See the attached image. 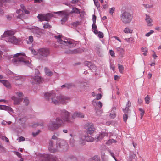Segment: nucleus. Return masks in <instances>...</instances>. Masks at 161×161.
Here are the masks:
<instances>
[{
  "label": "nucleus",
  "instance_id": "nucleus-7",
  "mask_svg": "<svg viewBox=\"0 0 161 161\" xmlns=\"http://www.w3.org/2000/svg\"><path fill=\"white\" fill-rule=\"evenodd\" d=\"M54 36L57 39L58 42L61 44L68 46L72 44L71 41H68L67 39H65L64 36H62L58 35Z\"/></svg>",
  "mask_w": 161,
  "mask_h": 161
},
{
  "label": "nucleus",
  "instance_id": "nucleus-39",
  "mask_svg": "<svg viewBox=\"0 0 161 161\" xmlns=\"http://www.w3.org/2000/svg\"><path fill=\"white\" fill-rule=\"evenodd\" d=\"M22 12H23L20 9L16 11V13L19 14L17 17V18H20V16L21 15Z\"/></svg>",
  "mask_w": 161,
  "mask_h": 161
},
{
  "label": "nucleus",
  "instance_id": "nucleus-1",
  "mask_svg": "<svg viewBox=\"0 0 161 161\" xmlns=\"http://www.w3.org/2000/svg\"><path fill=\"white\" fill-rule=\"evenodd\" d=\"M44 97L49 103L57 105L66 104L69 100L68 97L58 95L52 91L45 93Z\"/></svg>",
  "mask_w": 161,
  "mask_h": 161
},
{
  "label": "nucleus",
  "instance_id": "nucleus-30",
  "mask_svg": "<svg viewBox=\"0 0 161 161\" xmlns=\"http://www.w3.org/2000/svg\"><path fill=\"white\" fill-rule=\"evenodd\" d=\"M123 31L125 33L131 34L133 32V30L128 27H126L124 29Z\"/></svg>",
  "mask_w": 161,
  "mask_h": 161
},
{
  "label": "nucleus",
  "instance_id": "nucleus-19",
  "mask_svg": "<svg viewBox=\"0 0 161 161\" xmlns=\"http://www.w3.org/2000/svg\"><path fill=\"white\" fill-rule=\"evenodd\" d=\"M14 34V32L11 30H7L6 31H5L3 34V35L2 36V38H4L6 37H10Z\"/></svg>",
  "mask_w": 161,
  "mask_h": 161
},
{
  "label": "nucleus",
  "instance_id": "nucleus-48",
  "mask_svg": "<svg viewBox=\"0 0 161 161\" xmlns=\"http://www.w3.org/2000/svg\"><path fill=\"white\" fill-rule=\"evenodd\" d=\"M16 94L19 97L21 98V97H23V93L20 92H16Z\"/></svg>",
  "mask_w": 161,
  "mask_h": 161
},
{
  "label": "nucleus",
  "instance_id": "nucleus-36",
  "mask_svg": "<svg viewBox=\"0 0 161 161\" xmlns=\"http://www.w3.org/2000/svg\"><path fill=\"white\" fill-rule=\"evenodd\" d=\"M150 97L149 96L147 95L144 98V100L145 101L146 103L148 104L149 103V100H150Z\"/></svg>",
  "mask_w": 161,
  "mask_h": 161
},
{
  "label": "nucleus",
  "instance_id": "nucleus-51",
  "mask_svg": "<svg viewBox=\"0 0 161 161\" xmlns=\"http://www.w3.org/2000/svg\"><path fill=\"white\" fill-rule=\"evenodd\" d=\"M108 151L110 153V155L114 158L115 160L117 161L116 159L114 156V153L109 150H108Z\"/></svg>",
  "mask_w": 161,
  "mask_h": 161
},
{
  "label": "nucleus",
  "instance_id": "nucleus-61",
  "mask_svg": "<svg viewBox=\"0 0 161 161\" xmlns=\"http://www.w3.org/2000/svg\"><path fill=\"white\" fill-rule=\"evenodd\" d=\"M44 123L43 121H42L39 123H38L37 124V126L40 125L41 126H42L44 125Z\"/></svg>",
  "mask_w": 161,
  "mask_h": 161
},
{
  "label": "nucleus",
  "instance_id": "nucleus-38",
  "mask_svg": "<svg viewBox=\"0 0 161 161\" xmlns=\"http://www.w3.org/2000/svg\"><path fill=\"white\" fill-rule=\"evenodd\" d=\"M129 116V115L126 114H124L123 115V119L125 122H126Z\"/></svg>",
  "mask_w": 161,
  "mask_h": 161
},
{
  "label": "nucleus",
  "instance_id": "nucleus-35",
  "mask_svg": "<svg viewBox=\"0 0 161 161\" xmlns=\"http://www.w3.org/2000/svg\"><path fill=\"white\" fill-rule=\"evenodd\" d=\"M136 158V155L134 154H130L129 156V161H131L133 159H135Z\"/></svg>",
  "mask_w": 161,
  "mask_h": 161
},
{
  "label": "nucleus",
  "instance_id": "nucleus-25",
  "mask_svg": "<svg viewBox=\"0 0 161 161\" xmlns=\"http://www.w3.org/2000/svg\"><path fill=\"white\" fill-rule=\"evenodd\" d=\"M12 74L13 75V77L15 80H22L23 78V76L22 75L14 74L13 72L12 73Z\"/></svg>",
  "mask_w": 161,
  "mask_h": 161
},
{
  "label": "nucleus",
  "instance_id": "nucleus-10",
  "mask_svg": "<svg viewBox=\"0 0 161 161\" xmlns=\"http://www.w3.org/2000/svg\"><path fill=\"white\" fill-rule=\"evenodd\" d=\"M29 78L30 82L33 85L40 84L42 81V78L38 75L33 77L31 76Z\"/></svg>",
  "mask_w": 161,
  "mask_h": 161
},
{
  "label": "nucleus",
  "instance_id": "nucleus-27",
  "mask_svg": "<svg viewBox=\"0 0 161 161\" xmlns=\"http://www.w3.org/2000/svg\"><path fill=\"white\" fill-rule=\"evenodd\" d=\"M1 82L6 87L9 88L10 86V84L9 82L6 80H1Z\"/></svg>",
  "mask_w": 161,
  "mask_h": 161
},
{
  "label": "nucleus",
  "instance_id": "nucleus-41",
  "mask_svg": "<svg viewBox=\"0 0 161 161\" xmlns=\"http://www.w3.org/2000/svg\"><path fill=\"white\" fill-rule=\"evenodd\" d=\"M33 32L39 36H40L39 34L41 33V31L38 28L35 29L33 31Z\"/></svg>",
  "mask_w": 161,
  "mask_h": 161
},
{
  "label": "nucleus",
  "instance_id": "nucleus-47",
  "mask_svg": "<svg viewBox=\"0 0 161 161\" xmlns=\"http://www.w3.org/2000/svg\"><path fill=\"white\" fill-rule=\"evenodd\" d=\"M98 36L99 38H102L104 37V34L102 32L99 31L98 33Z\"/></svg>",
  "mask_w": 161,
  "mask_h": 161
},
{
  "label": "nucleus",
  "instance_id": "nucleus-42",
  "mask_svg": "<svg viewBox=\"0 0 161 161\" xmlns=\"http://www.w3.org/2000/svg\"><path fill=\"white\" fill-rule=\"evenodd\" d=\"M43 27L45 29L50 28L51 27V25L48 23L45 24L43 25Z\"/></svg>",
  "mask_w": 161,
  "mask_h": 161
},
{
  "label": "nucleus",
  "instance_id": "nucleus-17",
  "mask_svg": "<svg viewBox=\"0 0 161 161\" xmlns=\"http://www.w3.org/2000/svg\"><path fill=\"white\" fill-rule=\"evenodd\" d=\"M78 141L80 145L82 146L84 145L86 142V136L83 135H80L79 136Z\"/></svg>",
  "mask_w": 161,
  "mask_h": 161
},
{
  "label": "nucleus",
  "instance_id": "nucleus-16",
  "mask_svg": "<svg viewBox=\"0 0 161 161\" xmlns=\"http://www.w3.org/2000/svg\"><path fill=\"white\" fill-rule=\"evenodd\" d=\"M108 135V133L105 132H101L98 136H97L95 137V140L96 142H98L103 138L104 136H107Z\"/></svg>",
  "mask_w": 161,
  "mask_h": 161
},
{
  "label": "nucleus",
  "instance_id": "nucleus-43",
  "mask_svg": "<svg viewBox=\"0 0 161 161\" xmlns=\"http://www.w3.org/2000/svg\"><path fill=\"white\" fill-rule=\"evenodd\" d=\"M95 5L97 7V8H99L100 7V4L97 1H96V0H93Z\"/></svg>",
  "mask_w": 161,
  "mask_h": 161
},
{
  "label": "nucleus",
  "instance_id": "nucleus-21",
  "mask_svg": "<svg viewBox=\"0 0 161 161\" xmlns=\"http://www.w3.org/2000/svg\"><path fill=\"white\" fill-rule=\"evenodd\" d=\"M45 161H57V159L54 156L48 154L47 156L46 159Z\"/></svg>",
  "mask_w": 161,
  "mask_h": 161
},
{
  "label": "nucleus",
  "instance_id": "nucleus-59",
  "mask_svg": "<svg viewBox=\"0 0 161 161\" xmlns=\"http://www.w3.org/2000/svg\"><path fill=\"white\" fill-rule=\"evenodd\" d=\"M110 68L113 71H114V69H115V66H114V65L113 64H112L111 63L110 64Z\"/></svg>",
  "mask_w": 161,
  "mask_h": 161
},
{
  "label": "nucleus",
  "instance_id": "nucleus-50",
  "mask_svg": "<svg viewBox=\"0 0 161 161\" xmlns=\"http://www.w3.org/2000/svg\"><path fill=\"white\" fill-rule=\"evenodd\" d=\"M115 9V8L114 7L110 8L109 9V13L111 14L112 15Z\"/></svg>",
  "mask_w": 161,
  "mask_h": 161
},
{
  "label": "nucleus",
  "instance_id": "nucleus-13",
  "mask_svg": "<svg viewBox=\"0 0 161 161\" xmlns=\"http://www.w3.org/2000/svg\"><path fill=\"white\" fill-rule=\"evenodd\" d=\"M84 117V115L83 114L77 111L71 115V118L73 121L74 119L77 118H83Z\"/></svg>",
  "mask_w": 161,
  "mask_h": 161
},
{
  "label": "nucleus",
  "instance_id": "nucleus-33",
  "mask_svg": "<svg viewBox=\"0 0 161 161\" xmlns=\"http://www.w3.org/2000/svg\"><path fill=\"white\" fill-rule=\"evenodd\" d=\"M116 141L113 139H111L108 140L106 143V144L108 145H110L112 143H115Z\"/></svg>",
  "mask_w": 161,
  "mask_h": 161
},
{
  "label": "nucleus",
  "instance_id": "nucleus-24",
  "mask_svg": "<svg viewBox=\"0 0 161 161\" xmlns=\"http://www.w3.org/2000/svg\"><path fill=\"white\" fill-rule=\"evenodd\" d=\"M148 26H151L152 25V20L150 18V16L148 15H146V17L145 19Z\"/></svg>",
  "mask_w": 161,
  "mask_h": 161
},
{
  "label": "nucleus",
  "instance_id": "nucleus-8",
  "mask_svg": "<svg viewBox=\"0 0 161 161\" xmlns=\"http://www.w3.org/2000/svg\"><path fill=\"white\" fill-rule=\"evenodd\" d=\"M49 54V51L47 49L42 48L38 51V59L42 60L44 58L47 57Z\"/></svg>",
  "mask_w": 161,
  "mask_h": 161
},
{
  "label": "nucleus",
  "instance_id": "nucleus-5",
  "mask_svg": "<svg viewBox=\"0 0 161 161\" xmlns=\"http://www.w3.org/2000/svg\"><path fill=\"white\" fill-rule=\"evenodd\" d=\"M133 18V14L127 10H122L121 14V21L125 24H130Z\"/></svg>",
  "mask_w": 161,
  "mask_h": 161
},
{
  "label": "nucleus",
  "instance_id": "nucleus-40",
  "mask_svg": "<svg viewBox=\"0 0 161 161\" xmlns=\"http://www.w3.org/2000/svg\"><path fill=\"white\" fill-rule=\"evenodd\" d=\"M0 138H1V139H2L3 140L7 142H9V140L5 136H1L0 137Z\"/></svg>",
  "mask_w": 161,
  "mask_h": 161
},
{
  "label": "nucleus",
  "instance_id": "nucleus-45",
  "mask_svg": "<svg viewBox=\"0 0 161 161\" xmlns=\"http://www.w3.org/2000/svg\"><path fill=\"white\" fill-rule=\"evenodd\" d=\"M154 31L153 30H151L149 32L146 33L145 36L147 37H149L150 35L154 32Z\"/></svg>",
  "mask_w": 161,
  "mask_h": 161
},
{
  "label": "nucleus",
  "instance_id": "nucleus-54",
  "mask_svg": "<svg viewBox=\"0 0 161 161\" xmlns=\"http://www.w3.org/2000/svg\"><path fill=\"white\" fill-rule=\"evenodd\" d=\"M110 117L112 118H114L115 116V114L114 112H111V113L110 114Z\"/></svg>",
  "mask_w": 161,
  "mask_h": 161
},
{
  "label": "nucleus",
  "instance_id": "nucleus-37",
  "mask_svg": "<svg viewBox=\"0 0 161 161\" xmlns=\"http://www.w3.org/2000/svg\"><path fill=\"white\" fill-rule=\"evenodd\" d=\"M67 161H77V160L75 157L74 156H72L68 158Z\"/></svg>",
  "mask_w": 161,
  "mask_h": 161
},
{
  "label": "nucleus",
  "instance_id": "nucleus-34",
  "mask_svg": "<svg viewBox=\"0 0 161 161\" xmlns=\"http://www.w3.org/2000/svg\"><path fill=\"white\" fill-rule=\"evenodd\" d=\"M86 140L88 142H92L95 140L93 138L89 136L86 137Z\"/></svg>",
  "mask_w": 161,
  "mask_h": 161
},
{
  "label": "nucleus",
  "instance_id": "nucleus-22",
  "mask_svg": "<svg viewBox=\"0 0 161 161\" xmlns=\"http://www.w3.org/2000/svg\"><path fill=\"white\" fill-rule=\"evenodd\" d=\"M49 145L48 147V150L51 153L56 152V148H53V142L52 140L50 141L49 143Z\"/></svg>",
  "mask_w": 161,
  "mask_h": 161
},
{
  "label": "nucleus",
  "instance_id": "nucleus-57",
  "mask_svg": "<svg viewBox=\"0 0 161 161\" xmlns=\"http://www.w3.org/2000/svg\"><path fill=\"white\" fill-rule=\"evenodd\" d=\"M96 99L99 100L102 97V95L101 94L99 93L97 94V96Z\"/></svg>",
  "mask_w": 161,
  "mask_h": 161
},
{
  "label": "nucleus",
  "instance_id": "nucleus-49",
  "mask_svg": "<svg viewBox=\"0 0 161 161\" xmlns=\"http://www.w3.org/2000/svg\"><path fill=\"white\" fill-rule=\"evenodd\" d=\"M143 5L146 8H153V5H149L148 4H143Z\"/></svg>",
  "mask_w": 161,
  "mask_h": 161
},
{
  "label": "nucleus",
  "instance_id": "nucleus-64",
  "mask_svg": "<svg viewBox=\"0 0 161 161\" xmlns=\"http://www.w3.org/2000/svg\"><path fill=\"white\" fill-rule=\"evenodd\" d=\"M80 22H74L73 23V26H77L78 25H79Z\"/></svg>",
  "mask_w": 161,
  "mask_h": 161
},
{
  "label": "nucleus",
  "instance_id": "nucleus-62",
  "mask_svg": "<svg viewBox=\"0 0 161 161\" xmlns=\"http://www.w3.org/2000/svg\"><path fill=\"white\" fill-rule=\"evenodd\" d=\"M92 28L93 29H97V26L95 24V23H93V24L92 25Z\"/></svg>",
  "mask_w": 161,
  "mask_h": 161
},
{
  "label": "nucleus",
  "instance_id": "nucleus-46",
  "mask_svg": "<svg viewBox=\"0 0 161 161\" xmlns=\"http://www.w3.org/2000/svg\"><path fill=\"white\" fill-rule=\"evenodd\" d=\"M125 41H126L127 42H134V39L132 37H130L129 38L127 39L125 38L124 39Z\"/></svg>",
  "mask_w": 161,
  "mask_h": 161
},
{
  "label": "nucleus",
  "instance_id": "nucleus-23",
  "mask_svg": "<svg viewBox=\"0 0 161 161\" xmlns=\"http://www.w3.org/2000/svg\"><path fill=\"white\" fill-rule=\"evenodd\" d=\"M70 136L71 137L70 139L69 143L71 146L73 147L74 146L75 142V139L76 138V136L73 135L72 134H71Z\"/></svg>",
  "mask_w": 161,
  "mask_h": 161
},
{
  "label": "nucleus",
  "instance_id": "nucleus-28",
  "mask_svg": "<svg viewBox=\"0 0 161 161\" xmlns=\"http://www.w3.org/2000/svg\"><path fill=\"white\" fill-rule=\"evenodd\" d=\"M2 109L7 110L9 112L12 111V108L9 107L4 105H2Z\"/></svg>",
  "mask_w": 161,
  "mask_h": 161
},
{
  "label": "nucleus",
  "instance_id": "nucleus-60",
  "mask_svg": "<svg viewBox=\"0 0 161 161\" xmlns=\"http://www.w3.org/2000/svg\"><path fill=\"white\" fill-rule=\"evenodd\" d=\"M126 107H128L129 108V107L131 106V102L129 101H128L127 103L126 104Z\"/></svg>",
  "mask_w": 161,
  "mask_h": 161
},
{
  "label": "nucleus",
  "instance_id": "nucleus-58",
  "mask_svg": "<svg viewBox=\"0 0 161 161\" xmlns=\"http://www.w3.org/2000/svg\"><path fill=\"white\" fill-rule=\"evenodd\" d=\"M109 53L110 55L112 56V57H114V52L112 51V50H110L109 51Z\"/></svg>",
  "mask_w": 161,
  "mask_h": 161
},
{
  "label": "nucleus",
  "instance_id": "nucleus-55",
  "mask_svg": "<svg viewBox=\"0 0 161 161\" xmlns=\"http://www.w3.org/2000/svg\"><path fill=\"white\" fill-rule=\"evenodd\" d=\"M40 132V130H39L38 131L36 132H33L32 133V136L33 137L36 136Z\"/></svg>",
  "mask_w": 161,
  "mask_h": 161
},
{
  "label": "nucleus",
  "instance_id": "nucleus-2",
  "mask_svg": "<svg viewBox=\"0 0 161 161\" xmlns=\"http://www.w3.org/2000/svg\"><path fill=\"white\" fill-rule=\"evenodd\" d=\"M58 113L60 117L56 118L62 121L61 123L63 125H64L65 122L69 124H72L73 123L74 121L72 118H70L71 113L70 112L65 109H58Z\"/></svg>",
  "mask_w": 161,
  "mask_h": 161
},
{
  "label": "nucleus",
  "instance_id": "nucleus-12",
  "mask_svg": "<svg viewBox=\"0 0 161 161\" xmlns=\"http://www.w3.org/2000/svg\"><path fill=\"white\" fill-rule=\"evenodd\" d=\"M85 128L87 130V134H92L95 130L93 125L92 123H87L85 125Z\"/></svg>",
  "mask_w": 161,
  "mask_h": 161
},
{
  "label": "nucleus",
  "instance_id": "nucleus-26",
  "mask_svg": "<svg viewBox=\"0 0 161 161\" xmlns=\"http://www.w3.org/2000/svg\"><path fill=\"white\" fill-rule=\"evenodd\" d=\"M44 71L46 74L48 76H51L53 74V72L50 71L47 67L45 68Z\"/></svg>",
  "mask_w": 161,
  "mask_h": 161
},
{
  "label": "nucleus",
  "instance_id": "nucleus-3",
  "mask_svg": "<svg viewBox=\"0 0 161 161\" xmlns=\"http://www.w3.org/2000/svg\"><path fill=\"white\" fill-rule=\"evenodd\" d=\"M13 57L14 58L12 60V62L14 65L23 64L28 65L29 62L27 59V57L24 53H19L14 54Z\"/></svg>",
  "mask_w": 161,
  "mask_h": 161
},
{
  "label": "nucleus",
  "instance_id": "nucleus-6",
  "mask_svg": "<svg viewBox=\"0 0 161 161\" xmlns=\"http://www.w3.org/2000/svg\"><path fill=\"white\" fill-rule=\"evenodd\" d=\"M68 148V144L65 140L60 139L57 141L56 152L57 151L65 152L67 150Z\"/></svg>",
  "mask_w": 161,
  "mask_h": 161
},
{
  "label": "nucleus",
  "instance_id": "nucleus-20",
  "mask_svg": "<svg viewBox=\"0 0 161 161\" xmlns=\"http://www.w3.org/2000/svg\"><path fill=\"white\" fill-rule=\"evenodd\" d=\"M12 100H13L14 103L15 105H18L20 104L23 98L21 97L17 98L15 96H12L11 97Z\"/></svg>",
  "mask_w": 161,
  "mask_h": 161
},
{
  "label": "nucleus",
  "instance_id": "nucleus-52",
  "mask_svg": "<svg viewBox=\"0 0 161 161\" xmlns=\"http://www.w3.org/2000/svg\"><path fill=\"white\" fill-rule=\"evenodd\" d=\"M102 113V111L100 109H97L96 112V115L97 116L100 115Z\"/></svg>",
  "mask_w": 161,
  "mask_h": 161
},
{
  "label": "nucleus",
  "instance_id": "nucleus-15",
  "mask_svg": "<svg viewBox=\"0 0 161 161\" xmlns=\"http://www.w3.org/2000/svg\"><path fill=\"white\" fill-rule=\"evenodd\" d=\"M82 52V50L80 49H75L73 50H67L65 52V53L67 54H74L80 53Z\"/></svg>",
  "mask_w": 161,
  "mask_h": 161
},
{
  "label": "nucleus",
  "instance_id": "nucleus-63",
  "mask_svg": "<svg viewBox=\"0 0 161 161\" xmlns=\"http://www.w3.org/2000/svg\"><path fill=\"white\" fill-rule=\"evenodd\" d=\"M15 154L18 157L20 158H21V154L19 152H15Z\"/></svg>",
  "mask_w": 161,
  "mask_h": 161
},
{
  "label": "nucleus",
  "instance_id": "nucleus-53",
  "mask_svg": "<svg viewBox=\"0 0 161 161\" xmlns=\"http://www.w3.org/2000/svg\"><path fill=\"white\" fill-rule=\"evenodd\" d=\"M24 103L25 105H27L29 103V101L27 98H25L24 99Z\"/></svg>",
  "mask_w": 161,
  "mask_h": 161
},
{
  "label": "nucleus",
  "instance_id": "nucleus-56",
  "mask_svg": "<svg viewBox=\"0 0 161 161\" xmlns=\"http://www.w3.org/2000/svg\"><path fill=\"white\" fill-rule=\"evenodd\" d=\"M92 21L94 23H95L96 22V17L95 15H92Z\"/></svg>",
  "mask_w": 161,
  "mask_h": 161
},
{
  "label": "nucleus",
  "instance_id": "nucleus-31",
  "mask_svg": "<svg viewBox=\"0 0 161 161\" xmlns=\"http://www.w3.org/2000/svg\"><path fill=\"white\" fill-rule=\"evenodd\" d=\"M123 111L124 114H125L127 115H129L130 113V110L128 107H125V109H123Z\"/></svg>",
  "mask_w": 161,
  "mask_h": 161
},
{
  "label": "nucleus",
  "instance_id": "nucleus-14",
  "mask_svg": "<svg viewBox=\"0 0 161 161\" xmlns=\"http://www.w3.org/2000/svg\"><path fill=\"white\" fill-rule=\"evenodd\" d=\"M84 64L85 67H87L91 70L92 71L96 70V67L90 62L85 61L84 62Z\"/></svg>",
  "mask_w": 161,
  "mask_h": 161
},
{
  "label": "nucleus",
  "instance_id": "nucleus-18",
  "mask_svg": "<svg viewBox=\"0 0 161 161\" xmlns=\"http://www.w3.org/2000/svg\"><path fill=\"white\" fill-rule=\"evenodd\" d=\"M8 40L12 43L16 45L18 44L19 43V40L14 36H11L8 37Z\"/></svg>",
  "mask_w": 161,
  "mask_h": 161
},
{
  "label": "nucleus",
  "instance_id": "nucleus-44",
  "mask_svg": "<svg viewBox=\"0 0 161 161\" xmlns=\"http://www.w3.org/2000/svg\"><path fill=\"white\" fill-rule=\"evenodd\" d=\"M33 41V36H29L28 39V41L27 43H31Z\"/></svg>",
  "mask_w": 161,
  "mask_h": 161
},
{
  "label": "nucleus",
  "instance_id": "nucleus-11",
  "mask_svg": "<svg viewBox=\"0 0 161 161\" xmlns=\"http://www.w3.org/2000/svg\"><path fill=\"white\" fill-rule=\"evenodd\" d=\"M53 14H58L61 16H64V17L61 19V21L62 24H63L67 20V18L69 14V13H68L66 11H62L58 12H54Z\"/></svg>",
  "mask_w": 161,
  "mask_h": 161
},
{
  "label": "nucleus",
  "instance_id": "nucleus-32",
  "mask_svg": "<svg viewBox=\"0 0 161 161\" xmlns=\"http://www.w3.org/2000/svg\"><path fill=\"white\" fill-rule=\"evenodd\" d=\"M71 13L79 14L80 13V12L79 9L76 8L74 7L72 8V10L71 11Z\"/></svg>",
  "mask_w": 161,
  "mask_h": 161
},
{
  "label": "nucleus",
  "instance_id": "nucleus-9",
  "mask_svg": "<svg viewBox=\"0 0 161 161\" xmlns=\"http://www.w3.org/2000/svg\"><path fill=\"white\" fill-rule=\"evenodd\" d=\"M53 15L51 13H47L46 14H39L37 18L40 21L42 22L44 21H50L51 18L53 16Z\"/></svg>",
  "mask_w": 161,
  "mask_h": 161
},
{
  "label": "nucleus",
  "instance_id": "nucleus-4",
  "mask_svg": "<svg viewBox=\"0 0 161 161\" xmlns=\"http://www.w3.org/2000/svg\"><path fill=\"white\" fill-rule=\"evenodd\" d=\"M62 121L57 118L53 120H50L47 124V128L48 130L53 131L58 129L63 125L61 123Z\"/></svg>",
  "mask_w": 161,
  "mask_h": 161
},
{
  "label": "nucleus",
  "instance_id": "nucleus-29",
  "mask_svg": "<svg viewBox=\"0 0 161 161\" xmlns=\"http://www.w3.org/2000/svg\"><path fill=\"white\" fill-rule=\"evenodd\" d=\"M66 88L68 89L75 87V84L73 83H66Z\"/></svg>",
  "mask_w": 161,
  "mask_h": 161
}]
</instances>
